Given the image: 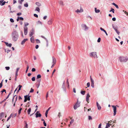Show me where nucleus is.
<instances>
[{
	"instance_id": "obj_35",
	"label": "nucleus",
	"mask_w": 128,
	"mask_h": 128,
	"mask_svg": "<svg viewBox=\"0 0 128 128\" xmlns=\"http://www.w3.org/2000/svg\"><path fill=\"white\" fill-rule=\"evenodd\" d=\"M66 83L68 85V87L69 88V82L68 81V78L67 79Z\"/></svg>"
},
{
	"instance_id": "obj_42",
	"label": "nucleus",
	"mask_w": 128,
	"mask_h": 128,
	"mask_svg": "<svg viewBox=\"0 0 128 128\" xmlns=\"http://www.w3.org/2000/svg\"><path fill=\"white\" fill-rule=\"evenodd\" d=\"M36 41L37 43H40V40L38 39H36Z\"/></svg>"
},
{
	"instance_id": "obj_25",
	"label": "nucleus",
	"mask_w": 128,
	"mask_h": 128,
	"mask_svg": "<svg viewBox=\"0 0 128 128\" xmlns=\"http://www.w3.org/2000/svg\"><path fill=\"white\" fill-rule=\"evenodd\" d=\"M112 27L116 31L117 30L118 27L117 26H114L112 25Z\"/></svg>"
},
{
	"instance_id": "obj_9",
	"label": "nucleus",
	"mask_w": 128,
	"mask_h": 128,
	"mask_svg": "<svg viewBox=\"0 0 128 128\" xmlns=\"http://www.w3.org/2000/svg\"><path fill=\"white\" fill-rule=\"evenodd\" d=\"M90 78L91 82V86L93 88H94V80L92 79L91 76H90Z\"/></svg>"
},
{
	"instance_id": "obj_21",
	"label": "nucleus",
	"mask_w": 128,
	"mask_h": 128,
	"mask_svg": "<svg viewBox=\"0 0 128 128\" xmlns=\"http://www.w3.org/2000/svg\"><path fill=\"white\" fill-rule=\"evenodd\" d=\"M4 116V113L3 112H2L0 114V120L2 118V116Z\"/></svg>"
},
{
	"instance_id": "obj_1",
	"label": "nucleus",
	"mask_w": 128,
	"mask_h": 128,
	"mask_svg": "<svg viewBox=\"0 0 128 128\" xmlns=\"http://www.w3.org/2000/svg\"><path fill=\"white\" fill-rule=\"evenodd\" d=\"M12 40L14 42L17 40L18 37V32L16 30L12 32Z\"/></svg>"
},
{
	"instance_id": "obj_52",
	"label": "nucleus",
	"mask_w": 128,
	"mask_h": 128,
	"mask_svg": "<svg viewBox=\"0 0 128 128\" xmlns=\"http://www.w3.org/2000/svg\"><path fill=\"white\" fill-rule=\"evenodd\" d=\"M28 4L27 3L24 4V6L26 7H28Z\"/></svg>"
},
{
	"instance_id": "obj_46",
	"label": "nucleus",
	"mask_w": 128,
	"mask_h": 128,
	"mask_svg": "<svg viewBox=\"0 0 128 128\" xmlns=\"http://www.w3.org/2000/svg\"><path fill=\"white\" fill-rule=\"evenodd\" d=\"M4 92H5V93H6V90H5V89H3L2 90L1 92H2V93Z\"/></svg>"
},
{
	"instance_id": "obj_61",
	"label": "nucleus",
	"mask_w": 128,
	"mask_h": 128,
	"mask_svg": "<svg viewBox=\"0 0 128 128\" xmlns=\"http://www.w3.org/2000/svg\"><path fill=\"white\" fill-rule=\"evenodd\" d=\"M22 13L21 12H19L17 14V15L18 16H20L21 15Z\"/></svg>"
},
{
	"instance_id": "obj_59",
	"label": "nucleus",
	"mask_w": 128,
	"mask_h": 128,
	"mask_svg": "<svg viewBox=\"0 0 128 128\" xmlns=\"http://www.w3.org/2000/svg\"><path fill=\"white\" fill-rule=\"evenodd\" d=\"M20 69L19 68H18L16 70V72H18L19 70Z\"/></svg>"
},
{
	"instance_id": "obj_23",
	"label": "nucleus",
	"mask_w": 128,
	"mask_h": 128,
	"mask_svg": "<svg viewBox=\"0 0 128 128\" xmlns=\"http://www.w3.org/2000/svg\"><path fill=\"white\" fill-rule=\"evenodd\" d=\"M94 9H95V12H96L98 13V12H100V10H98V9L97 10L96 9V8H94Z\"/></svg>"
},
{
	"instance_id": "obj_62",
	"label": "nucleus",
	"mask_w": 128,
	"mask_h": 128,
	"mask_svg": "<svg viewBox=\"0 0 128 128\" xmlns=\"http://www.w3.org/2000/svg\"><path fill=\"white\" fill-rule=\"evenodd\" d=\"M12 114H11L10 115V116L9 117H8V119H10L11 118V116H12Z\"/></svg>"
},
{
	"instance_id": "obj_54",
	"label": "nucleus",
	"mask_w": 128,
	"mask_h": 128,
	"mask_svg": "<svg viewBox=\"0 0 128 128\" xmlns=\"http://www.w3.org/2000/svg\"><path fill=\"white\" fill-rule=\"evenodd\" d=\"M19 20H24V18L22 17H19Z\"/></svg>"
},
{
	"instance_id": "obj_17",
	"label": "nucleus",
	"mask_w": 128,
	"mask_h": 128,
	"mask_svg": "<svg viewBox=\"0 0 128 128\" xmlns=\"http://www.w3.org/2000/svg\"><path fill=\"white\" fill-rule=\"evenodd\" d=\"M30 41L31 42L34 43V37L33 36L30 39Z\"/></svg>"
},
{
	"instance_id": "obj_57",
	"label": "nucleus",
	"mask_w": 128,
	"mask_h": 128,
	"mask_svg": "<svg viewBox=\"0 0 128 128\" xmlns=\"http://www.w3.org/2000/svg\"><path fill=\"white\" fill-rule=\"evenodd\" d=\"M41 37L42 38H44V39H45V40H46L48 42V40H47V39H46L45 38V37H44V36H41Z\"/></svg>"
},
{
	"instance_id": "obj_10",
	"label": "nucleus",
	"mask_w": 128,
	"mask_h": 128,
	"mask_svg": "<svg viewBox=\"0 0 128 128\" xmlns=\"http://www.w3.org/2000/svg\"><path fill=\"white\" fill-rule=\"evenodd\" d=\"M82 26L84 30H88V28L87 26L85 24H83L82 25Z\"/></svg>"
},
{
	"instance_id": "obj_37",
	"label": "nucleus",
	"mask_w": 128,
	"mask_h": 128,
	"mask_svg": "<svg viewBox=\"0 0 128 128\" xmlns=\"http://www.w3.org/2000/svg\"><path fill=\"white\" fill-rule=\"evenodd\" d=\"M60 5L62 6L64 5L63 2L62 1H60Z\"/></svg>"
},
{
	"instance_id": "obj_13",
	"label": "nucleus",
	"mask_w": 128,
	"mask_h": 128,
	"mask_svg": "<svg viewBox=\"0 0 128 128\" xmlns=\"http://www.w3.org/2000/svg\"><path fill=\"white\" fill-rule=\"evenodd\" d=\"M4 0H0V5L2 6L4 5L6 2L5 1L3 2Z\"/></svg>"
},
{
	"instance_id": "obj_28",
	"label": "nucleus",
	"mask_w": 128,
	"mask_h": 128,
	"mask_svg": "<svg viewBox=\"0 0 128 128\" xmlns=\"http://www.w3.org/2000/svg\"><path fill=\"white\" fill-rule=\"evenodd\" d=\"M35 11H38L39 12L40 11V8L38 7H36L35 9Z\"/></svg>"
},
{
	"instance_id": "obj_22",
	"label": "nucleus",
	"mask_w": 128,
	"mask_h": 128,
	"mask_svg": "<svg viewBox=\"0 0 128 128\" xmlns=\"http://www.w3.org/2000/svg\"><path fill=\"white\" fill-rule=\"evenodd\" d=\"M36 118L40 117L41 116V114L40 113H39V114H36Z\"/></svg>"
},
{
	"instance_id": "obj_14",
	"label": "nucleus",
	"mask_w": 128,
	"mask_h": 128,
	"mask_svg": "<svg viewBox=\"0 0 128 128\" xmlns=\"http://www.w3.org/2000/svg\"><path fill=\"white\" fill-rule=\"evenodd\" d=\"M83 10L80 7V10L79 9H78L77 10H76L75 12H76L77 13L81 12H83Z\"/></svg>"
},
{
	"instance_id": "obj_5",
	"label": "nucleus",
	"mask_w": 128,
	"mask_h": 128,
	"mask_svg": "<svg viewBox=\"0 0 128 128\" xmlns=\"http://www.w3.org/2000/svg\"><path fill=\"white\" fill-rule=\"evenodd\" d=\"M80 106V103L78 102L76 103V104L74 106V108L75 110L77 108L79 107Z\"/></svg>"
},
{
	"instance_id": "obj_60",
	"label": "nucleus",
	"mask_w": 128,
	"mask_h": 128,
	"mask_svg": "<svg viewBox=\"0 0 128 128\" xmlns=\"http://www.w3.org/2000/svg\"><path fill=\"white\" fill-rule=\"evenodd\" d=\"M43 124H44V126H46V123L45 122V121L43 122Z\"/></svg>"
},
{
	"instance_id": "obj_12",
	"label": "nucleus",
	"mask_w": 128,
	"mask_h": 128,
	"mask_svg": "<svg viewBox=\"0 0 128 128\" xmlns=\"http://www.w3.org/2000/svg\"><path fill=\"white\" fill-rule=\"evenodd\" d=\"M90 97V96L89 94V93H88L86 95V100L88 102V103L89 102L88 101L89 100V98Z\"/></svg>"
},
{
	"instance_id": "obj_27",
	"label": "nucleus",
	"mask_w": 128,
	"mask_h": 128,
	"mask_svg": "<svg viewBox=\"0 0 128 128\" xmlns=\"http://www.w3.org/2000/svg\"><path fill=\"white\" fill-rule=\"evenodd\" d=\"M31 111V108H30L28 110L27 112H28V114H30V112Z\"/></svg>"
},
{
	"instance_id": "obj_36",
	"label": "nucleus",
	"mask_w": 128,
	"mask_h": 128,
	"mask_svg": "<svg viewBox=\"0 0 128 128\" xmlns=\"http://www.w3.org/2000/svg\"><path fill=\"white\" fill-rule=\"evenodd\" d=\"M22 109V108H20L19 110L18 111V114H20L21 113V112Z\"/></svg>"
},
{
	"instance_id": "obj_4",
	"label": "nucleus",
	"mask_w": 128,
	"mask_h": 128,
	"mask_svg": "<svg viewBox=\"0 0 128 128\" xmlns=\"http://www.w3.org/2000/svg\"><path fill=\"white\" fill-rule=\"evenodd\" d=\"M30 96H29L28 97L27 95L24 96V102H26L27 100H30Z\"/></svg>"
},
{
	"instance_id": "obj_58",
	"label": "nucleus",
	"mask_w": 128,
	"mask_h": 128,
	"mask_svg": "<svg viewBox=\"0 0 128 128\" xmlns=\"http://www.w3.org/2000/svg\"><path fill=\"white\" fill-rule=\"evenodd\" d=\"M100 30H102V31H104V32L105 30H104V29H103V28H100Z\"/></svg>"
},
{
	"instance_id": "obj_30",
	"label": "nucleus",
	"mask_w": 128,
	"mask_h": 128,
	"mask_svg": "<svg viewBox=\"0 0 128 128\" xmlns=\"http://www.w3.org/2000/svg\"><path fill=\"white\" fill-rule=\"evenodd\" d=\"M70 119L72 120L70 122V124H72L74 122V120L73 119H72V118H70Z\"/></svg>"
},
{
	"instance_id": "obj_26",
	"label": "nucleus",
	"mask_w": 128,
	"mask_h": 128,
	"mask_svg": "<svg viewBox=\"0 0 128 128\" xmlns=\"http://www.w3.org/2000/svg\"><path fill=\"white\" fill-rule=\"evenodd\" d=\"M22 86L21 85H19L18 86V90L17 91L18 92L20 90L21 88V87H22Z\"/></svg>"
},
{
	"instance_id": "obj_11",
	"label": "nucleus",
	"mask_w": 128,
	"mask_h": 128,
	"mask_svg": "<svg viewBox=\"0 0 128 128\" xmlns=\"http://www.w3.org/2000/svg\"><path fill=\"white\" fill-rule=\"evenodd\" d=\"M24 34L26 35L28 33V27H25L24 28Z\"/></svg>"
},
{
	"instance_id": "obj_47",
	"label": "nucleus",
	"mask_w": 128,
	"mask_h": 128,
	"mask_svg": "<svg viewBox=\"0 0 128 128\" xmlns=\"http://www.w3.org/2000/svg\"><path fill=\"white\" fill-rule=\"evenodd\" d=\"M100 40H101L100 38H99L98 40H97L98 42H100Z\"/></svg>"
},
{
	"instance_id": "obj_32",
	"label": "nucleus",
	"mask_w": 128,
	"mask_h": 128,
	"mask_svg": "<svg viewBox=\"0 0 128 128\" xmlns=\"http://www.w3.org/2000/svg\"><path fill=\"white\" fill-rule=\"evenodd\" d=\"M28 25L29 24L28 23H25L24 28L25 27H27L26 26H28Z\"/></svg>"
},
{
	"instance_id": "obj_50",
	"label": "nucleus",
	"mask_w": 128,
	"mask_h": 128,
	"mask_svg": "<svg viewBox=\"0 0 128 128\" xmlns=\"http://www.w3.org/2000/svg\"><path fill=\"white\" fill-rule=\"evenodd\" d=\"M37 23L38 24H42V22L40 21H38Z\"/></svg>"
},
{
	"instance_id": "obj_39",
	"label": "nucleus",
	"mask_w": 128,
	"mask_h": 128,
	"mask_svg": "<svg viewBox=\"0 0 128 128\" xmlns=\"http://www.w3.org/2000/svg\"><path fill=\"white\" fill-rule=\"evenodd\" d=\"M29 68V66H28V65H27V69L26 71V73L27 72H28V69Z\"/></svg>"
},
{
	"instance_id": "obj_48",
	"label": "nucleus",
	"mask_w": 128,
	"mask_h": 128,
	"mask_svg": "<svg viewBox=\"0 0 128 128\" xmlns=\"http://www.w3.org/2000/svg\"><path fill=\"white\" fill-rule=\"evenodd\" d=\"M48 92H47V94H46V100H47V98L48 97Z\"/></svg>"
},
{
	"instance_id": "obj_8",
	"label": "nucleus",
	"mask_w": 128,
	"mask_h": 128,
	"mask_svg": "<svg viewBox=\"0 0 128 128\" xmlns=\"http://www.w3.org/2000/svg\"><path fill=\"white\" fill-rule=\"evenodd\" d=\"M52 63L53 64L51 66V68H52L54 66V64H56V58L54 57H52Z\"/></svg>"
},
{
	"instance_id": "obj_33",
	"label": "nucleus",
	"mask_w": 128,
	"mask_h": 128,
	"mask_svg": "<svg viewBox=\"0 0 128 128\" xmlns=\"http://www.w3.org/2000/svg\"><path fill=\"white\" fill-rule=\"evenodd\" d=\"M85 92H86L85 91H81V93L82 95H84L85 94Z\"/></svg>"
},
{
	"instance_id": "obj_29",
	"label": "nucleus",
	"mask_w": 128,
	"mask_h": 128,
	"mask_svg": "<svg viewBox=\"0 0 128 128\" xmlns=\"http://www.w3.org/2000/svg\"><path fill=\"white\" fill-rule=\"evenodd\" d=\"M41 76L40 74H38L37 76L36 79H38L39 78H41Z\"/></svg>"
},
{
	"instance_id": "obj_41",
	"label": "nucleus",
	"mask_w": 128,
	"mask_h": 128,
	"mask_svg": "<svg viewBox=\"0 0 128 128\" xmlns=\"http://www.w3.org/2000/svg\"><path fill=\"white\" fill-rule=\"evenodd\" d=\"M16 97V100H15V102H16V101H17V96H16V95H15L14 96V97Z\"/></svg>"
},
{
	"instance_id": "obj_24",
	"label": "nucleus",
	"mask_w": 128,
	"mask_h": 128,
	"mask_svg": "<svg viewBox=\"0 0 128 128\" xmlns=\"http://www.w3.org/2000/svg\"><path fill=\"white\" fill-rule=\"evenodd\" d=\"M36 4L38 6H41V4L39 2H36Z\"/></svg>"
},
{
	"instance_id": "obj_3",
	"label": "nucleus",
	"mask_w": 128,
	"mask_h": 128,
	"mask_svg": "<svg viewBox=\"0 0 128 128\" xmlns=\"http://www.w3.org/2000/svg\"><path fill=\"white\" fill-rule=\"evenodd\" d=\"M119 60L121 62H125L127 60L126 58L123 56L120 57L119 58Z\"/></svg>"
},
{
	"instance_id": "obj_56",
	"label": "nucleus",
	"mask_w": 128,
	"mask_h": 128,
	"mask_svg": "<svg viewBox=\"0 0 128 128\" xmlns=\"http://www.w3.org/2000/svg\"><path fill=\"white\" fill-rule=\"evenodd\" d=\"M87 86L88 87H89L90 86V83L89 82L87 83Z\"/></svg>"
},
{
	"instance_id": "obj_53",
	"label": "nucleus",
	"mask_w": 128,
	"mask_h": 128,
	"mask_svg": "<svg viewBox=\"0 0 128 128\" xmlns=\"http://www.w3.org/2000/svg\"><path fill=\"white\" fill-rule=\"evenodd\" d=\"M34 16L36 18H38V16L36 14H34Z\"/></svg>"
},
{
	"instance_id": "obj_43",
	"label": "nucleus",
	"mask_w": 128,
	"mask_h": 128,
	"mask_svg": "<svg viewBox=\"0 0 128 128\" xmlns=\"http://www.w3.org/2000/svg\"><path fill=\"white\" fill-rule=\"evenodd\" d=\"M88 119L89 120H92V117L90 116H88Z\"/></svg>"
},
{
	"instance_id": "obj_51",
	"label": "nucleus",
	"mask_w": 128,
	"mask_h": 128,
	"mask_svg": "<svg viewBox=\"0 0 128 128\" xmlns=\"http://www.w3.org/2000/svg\"><path fill=\"white\" fill-rule=\"evenodd\" d=\"M10 21L12 22H14L13 19L12 18L10 19Z\"/></svg>"
},
{
	"instance_id": "obj_40",
	"label": "nucleus",
	"mask_w": 128,
	"mask_h": 128,
	"mask_svg": "<svg viewBox=\"0 0 128 128\" xmlns=\"http://www.w3.org/2000/svg\"><path fill=\"white\" fill-rule=\"evenodd\" d=\"M32 81H34L35 80V78L34 77H32Z\"/></svg>"
},
{
	"instance_id": "obj_34",
	"label": "nucleus",
	"mask_w": 128,
	"mask_h": 128,
	"mask_svg": "<svg viewBox=\"0 0 128 128\" xmlns=\"http://www.w3.org/2000/svg\"><path fill=\"white\" fill-rule=\"evenodd\" d=\"M24 1V0H18V2L21 4H22V2Z\"/></svg>"
},
{
	"instance_id": "obj_44",
	"label": "nucleus",
	"mask_w": 128,
	"mask_h": 128,
	"mask_svg": "<svg viewBox=\"0 0 128 128\" xmlns=\"http://www.w3.org/2000/svg\"><path fill=\"white\" fill-rule=\"evenodd\" d=\"M34 91V90L32 88H31L30 91V92H32Z\"/></svg>"
},
{
	"instance_id": "obj_18",
	"label": "nucleus",
	"mask_w": 128,
	"mask_h": 128,
	"mask_svg": "<svg viewBox=\"0 0 128 128\" xmlns=\"http://www.w3.org/2000/svg\"><path fill=\"white\" fill-rule=\"evenodd\" d=\"M6 45L8 46H9L10 47H11L12 46V44H9L8 43L5 42Z\"/></svg>"
},
{
	"instance_id": "obj_64",
	"label": "nucleus",
	"mask_w": 128,
	"mask_h": 128,
	"mask_svg": "<svg viewBox=\"0 0 128 128\" xmlns=\"http://www.w3.org/2000/svg\"><path fill=\"white\" fill-rule=\"evenodd\" d=\"M101 124H100L98 126V128H101Z\"/></svg>"
},
{
	"instance_id": "obj_49",
	"label": "nucleus",
	"mask_w": 128,
	"mask_h": 128,
	"mask_svg": "<svg viewBox=\"0 0 128 128\" xmlns=\"http://www.w3.org/2000/svg\"><path fill=\"white\" fill-rule=\"evenodd\" d=\"M5 68H6V70H9L10 68V67L9 66H7L5 67Z\"/></svg>"
},
{
	"instance_id": "obj_16",
	"label": "nucleus",
	"mask_w": 128,
	"mask_h": 128,
	"mask_svg": "<svg viewBox=\"0 0 128 128\" xmlns=\"http://www.w3.org/2000/svg\"><path fill=\"white\" fill-rule=\"evenodd\" d=\"M52 19H50L48 21V24L49 25H51L52 24Z\"/></svg>"
},
{
	"instance_id": "obj_19",
	"label": "nucleus",
	"mask_w": 128,
	"mask_h": 128,
	"mask_svg": "<svg viewBox=\"0 0 128 128\" xmlns=\"http://www.w3.org/2000/svg\"><path fill=\"white\" fill-rule=\"evenodd\" d=\"M50 107L46 111V112L45 113V116L46 117H47V114H48V111L50 108Z\"/></svg>"
},
{
	"instance_id": "obj_20",
	"label": "nucleus",
	"mask_w": 128,
	"mask_h": 128,
	"mask_svg": "<svg viewBox=\"0 0 128 128\" xmlns=\"http://www.w3.org/2000/svg\"><path fill=\"white\" fill-rule=\"evenodd\" d=\"M96 104H97V105L98 108V110H100V109H101V107L100 106V105L99 104H98V102H96Z\"/></svg>"
},
{
	"instance_id": "obj_2",
	"label": "nucleus",
	"mask_w": 128,
	"mask_h": 128,
	"mask_svg": "<svg viewBox=\"0 0 128 128\" xmlns=\"http://www.w3.org/2000/svg\"><path fill=\"white\" fill-rule=\"evenodd\" d=\"M90 55L91 57H93L94 58H98L96 54V52H94L90 53Z\"/></svg>"
},
{
	"instance_id": "obj_31",
	"label": "nucleus",
	"mask_w": 128,
	"mask_h": 128,
	"mask_svg": "<svg viewBox=\"0 0 128 128\" xmlns=\"http://www.w3.org/2000/svg\"><path fill=\"white\" fill-rule=\"evenodd\" d=\"M110 126V124L109 123H107L106 124V126L105 128H108Z\"/></svg>"
},
{
	"instance_id": "obj_38",
	"label": "nucleus",
	"mask_w": 128,
	"mask_h": 128,
	"mask_svg": "<svg viewBox=\"0 0 128 128\" xmlns=\"http://www.w3.org/2000/svg\"><path fill=\"white\" fill-rule=\"evenodd\" d=\"M24 122H25V124H26V125L24 127H25V128H28V124L26 123V121H25Z\"/></svg>"
},
{
	"instance_id": "obj_45",
	"label": "nucleus",
	"mask_w": 128,
	"mask_h": 128,
	"mask_svg": "<svg viewBox=\"0 0 128 128\" xmlns=\"http://www.w3.org/2000/svg\"><path fill=\"white\" fill-rule=\"evenodd\" d=\"M114 9L111 8V10H110V12H111L112 11L113 13H114Z\"/></svg>"
},
{
	"instance_id": "obj_15",
	"label": "nucleus",
	"mask_w": 128,
	"mask_h": 128,
	"mask_svg": "<svg viewBox=\"0 0 128 128\" xmlns=\"http://www.w3.org/2000/svg\"><path fill=\"white\" fill-rule=\"evenodd\" d=\"M28 40V39L27 38L24 39L21 42V44L22 45H23L26 41Z\"/></svg>"
},
{
	"instance_id": "obj_63",
	"label": "nucleus",
	"mask_w": 128,
	"mask_h": 128,
	"mask_svg": "<svg viewBox=\"0 0 128 128\" xmlns=\"http://www.w3.org/2000/svg\"><path fill=\"white\" fill-rule=\"evenodd\" d=\"M116 33L118 34L119 35L120 33V32H119L118 30H117L116 31Z\"/></svg>"
},
{
	"instance_id": "obj_7",
	"label": "nucleus",
	"mask_w": 128,
	"mask_h": 128,
	"mask_svg": "<svg viewBox=\"0 0 128 128\" xmlns=\"http://www.w3.org/2000/svg\"><path fill=\"white\" fill-rule=\"evenodd\" d=\"M34 33V28H32L29 33V36L31 37Z\"/></svg>"
},
{
	"instance_id": "obj_55",
	"label": "nucleus",
	"mask_w": 128,
	"mask_h": 128,
	"mask_svg": "<svg viewBox=\"0 0 128 128\" xmlns=\"http://www.w3.org/2000/svg\"><path fill=\"white\" fill-rule=\"evenodd\" d=\"M32 71L33 72H35L36 71V69L34 68H33L32 70Z\"/></svg>"
},
{
	"instance_id": "obj_6",
	"label": "nucleus",
	"mask_w": 128,
	"mask_h": 128,
	"mask_svg": "<svg viewBox=\"0 0 128 128\" xmlns=\"http://www.w3.org/2000/svg\"><path fill=\"white\" fill-rule=\"evenodd\" d=\"M112 107L113 108L114 110V116L116 114V106H112Z\"/></svg>"
}]
</instances>
